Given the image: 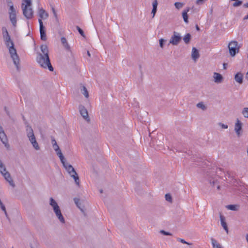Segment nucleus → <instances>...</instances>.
Here are the masks:
<instances>
[{
  "label": "nucleus",
  "mask_w": 248,
  "mask_h": 248,
  "mask_svg": "<svg viewBox=\"0 0 248 248\" xmlns=\"http://www.w3.org/2000/svg\"><path fill=\"white\" fill-rule=\"evenodd\" d=\"M42 53H38L36 57V61L40 66L45 69H48L50 71H53L48 56V49L46 45H42L40 46Z\"/></svg>",
  "instance_id": "1"
},
{
  "label": "nucleus",
  "mask_w": 248,
  "mask_h": 248,
  "mask_svg": "<svg viewBox=\"0 0 248 248\" xmlns=\"http://www.w3.org/2000/svg\"><path fill=\"white\" fill-rule=\"evenodd\" d=\"M4 41L6 46L8 48L9 52L14 64L15 65L17 71L20 70V59L17 54L16 50L14 47L13 42L10 36L3 37Z\"/></svg>",
  "instance_id": "2"
},
{
  "label": "nucleus",
  "mask_w": 248,
  "mask_h": 248,
  "mask_svg": "<svg viewBox=\"0 0 248 248\" xmlns=\"http://www.w3.org/2000/svg\"><path fill=\"white\" fill-rule=\"evenodd\" d=\"M21 8L23 11V14L28 19H31L33 16V11L31 8V0H23Z\"/></svg>",
  "instance_id": "3"
},
{
  "label": "nucleus",
  "mask_w": 248,
  "mask_h": 248,
  "mask_svg": "<svg viewBox=\"0 0 248 248\" xmlns=\"http://www.w3.org/2000/svg\"><path fill=\"white\" fill-rule=\"evenodd\" d=\"M62 164L68 174L74 179L76 184L79 186L80 185V180L78 175L75 169L71 165L69 164L66 161L63 162Z\"/></svg>",
  "instance_id": "4"
},
{
  "label": "nucleus",
  "mask_w": 248,
  "mask_h": 248,
  "mask_svg": "<svg viewBox=\"0 0 248 248\" xmlns=\"http://www.w3.org/2000/svg\"><path fill=\"white\" fill-rule=\"evenodd\" d=\"M49 204L52 207L56 216L60 222L64 224L65 222V219L61 213L60 208L55 200L52 197L50 198Z\"/></svg>",
  "instance_id": "5"
},
{
  "label": "nucleus",
  "mask_w": 248,
  "mask_h": 248,
  "mask_svg": "<svg viewBox=\"0 0 248 248\" xmlns=\"http://www.w3.org/2000/svg\"><path fill=\"white\" fill-rule=\"evenodd\" d=\"M26 133H27V136L28 138L30 141L31 142V144H32V146L34 147V148L36 150H39L40 149V147L39 146V145L36 140L34 134L33 130L31 127V126L29 125H27L26 126Z\"/></svg>",
  "instance_id": "6"
},
{
  "label": "nucleus",
  "mask_w": 248,
  "mask_h": 248,
  "mask_svg": "<svg viewBox=\"0 0 248 248\" xmlns=\"http://www.w3.org/2000/svg\"><path fill=\"white\" fill-rule=\"evenodd\" d=\"M0 172L3 176L4 179L9 183V185L12 187L15 186V184L11 177L10 173L6 170V169L0 160Z\"/></svg>",
  "instance_id": "7"
},
{
  "label": "nucleus",
  "mask_w": 248,
  "mask_h": 248,
  "mask_svg": "<svg viewBox=\"0 0 248 248\" xmlns=\"http://www.w3.org/2000/svg\"><path fill=\"white\" fill-rule=\"evenodd\" d=\"M241 45L238 44L236 41H232L228 44V48L230 55L234 57L239 52Z\"/></svg>",
  "instance_id": "8"
},
{
  "label": "nucleus",
  "mask_w": 248,
  "mask_h": 248,
  "mask_svg": "<svg viewBox=\"0 0 248 248\" xmlns=\"http://www.w3.org/2000/svg\"><path fill=\"white\" fill-rule=\"evenodd\" d=\"M181 40V36L179 33L174 31L173 35L170 37V44L174 46H177L179 44Z\"/></svg>",
  "instance_id": "9"
},
{
  "label": "nucleus",
  "mask_w": 248,
  "mask_h": 248,
  "mask_svg": "<svg viewBox=\"0 0 248 248\" xmlns=\"http://www.w3.org/2000/svg\"><path fill=\"white\" fill-rule=\"evenodd\" d=\"M78 109L80 114L83 119L88 123H90V118L88 114V112L85 107L82 105H80L78 107Z\"/></svg>",
  "instance_id": "10"
},
{
  "label": "nucleus",
  "mask_w": 248,
  "mask_h": 248,
  "mask_svg": "<svg viewBox=\"0 0 248 248\" xmlns=\"http://www.w3.org/2000/svg\"><path fill=\"white\" fill-rule=\"evenodd\" d=\"M38 22L39 23L41 39L43 41H46V36L45 27L44 26L42 20L41 19H39Z\"/></svg>",
  "instance_id": "11"
},
{
  "label": "nucleus",
  "mask_w": 248,
  "mask_h": 248,
  "mask_svg": "<svg viewBox=\"0 0 248 248\" xmlns=\"http://www.w3.org/2000/svg\"><path fill=\"white\" fill-rule=\"evenodd\" d=\"M0 140L5 146L8 143V140L6 135L3 130L2 127L0 125Z\"/></svg>",
  "instance_id": "12"
},
{
  "label": "nucleus",
  "mask_w": 248,
  "mask_h": 248,
  "mask_svg": "<svg viewBox=\"0 0 248 248\" xmlns=\"http://www.w3.org/2000/svg\"><path fill=\"white\" fill-rule=\"evenodd\" d=\"M61 43L64 49L67 51H71V47L69 45L66 39L64 37H62L61 38Z\"/></svg>",
  "instance_id": "13"
},
{
  "label": "nucleus",
  "mask_w": 248,
  "mask_h": 248,
  "mask_svg": "<svg viewBox=\"0 0 248 248\" xmlns=\"http://www.w3.org/2000/svg\"><path fill=\"white\" fill-rule=\"evenodd\" d=\"M191 57L194 61H196L200 57L199 50L194 47H193L192 49Z\"/></svg>",
  "instance_id": "14"
},
{
  "label": "nucleus",
  "mask_w": 248,
  "mask_h": 248,
  "mask_svg": "<svg viewBox=\"0 0 248 248\" xmlns=\"http://www.w3.org/2000/svg\"><path fill=\"white\" fill-rule=\"evenodd\" d=\"M242 125L241 122L237 119V122L235 124L234 130L238 136H239L240 134V131L242 129Z\"/></svg>",
  "instance_id": "15"
},
{
  "label": "nucleus",
  "mask_w": 248,
  "mask_h": 248,
  "mask_svg": "<svg viewBox=\"0 0 248 248\" xmlns=\"http://www.w3.org/2000/svg\"><path fill=\"white\" fill-rule=\"evenodd\" d=\"M215 82L220 83L223 81V77L218 73L215 72L213 76Z\"/></svg>",
  "instance_id": "16"
},
{
  "label": "nucleus",
  "mask_w": 248,
  "mask_h": 248,
  "mask_svg": "<svg viewBox=\"0 0 248 248\" xmlns=\"http://www.w3.org/2000/svg\"><path fill=\"white\" fill-rule=\"evenodd\" d=\"M38 15L41 20L42 19H46L48 16V14L42 8L39 9Z\"/></svg>",
  "instance_id": "17"
},
{
  "label": "nucleus",
  "mask_w": 248,
  "mask_h": 248,
  "mask_svg": "<svg viewBox=\"0 0 248 248\" xmlns=\"http://www.w3.org/2000/svg\"><path fill=\"white\" fill-rule=\"evenodd\" d=\"M190 8L189 7L186 8L182 12V16L184 22L186 23H188V16L187 13L189 11Z\"/></svg>",
  "instance_id": "18"
},
{
  "label": "nucleus",
  "mask_w": 248,
  "mask_h": 248,
  "mask_svg": "<svg viewBox=\"0 0 248 248\" xmlns=\"http://www.w3.org/2000/svg\"><path fill=\"white\" fill-rule=\"evenodd\" d=\"M220 219L221 221V226L223 227L224 229L226 231L227 233H228V228L227 224L225 221V217L221 215H220Z\"/></svg>",
  "instance_id": "19"
},
{
  "label": "nucleus",
  "mask_w": 248,
  "mask_h": 248,
  "mask_svg": "<svg viewBox=\"0 0 248 248\" xmlns=\"http://www.w3.org/2000/svg\"><path fill=\"white\" fill-rule=\"evenodd\" d=\"M243 75L241 73H237L235 74L234 77L235 80L240 84L243 83Z\"/></svg>",
  "instance_id": "20"
},
{
  "label": "nucleus",
  "mask_w": 248,
  "mask_h": 248,
  "mask_svg": "<svg viewBox=\"0 0 248 248\" xmlns=\"http://www.w3.org/2000/svg\"><path fill=\"white\" fill-rule=\"evenodd\" d=\"M10 20L14 27L16 26V14H9Z\"/></svg>",
  "instance_id": "21"
},
{
  "label": "nucleus",
  "mask_w": 248,
  "mask_h": 248,
  "mask_svg": "<svg viewBox=\"0 0 248 248\" xmlns=\"http://www.w3.org/2000/svg\"><path fill=\"white\" fill-rule=\"evenodd\" d=\"M211 240L213 248H223L215 239L212 238Z\"/></svg>",
  "instance_id": "22"
},
{
  "label": "nucleus",
  "mask_w": 248,
  "mask_h": 248,
  "mask_svg": "<svg viewBox=\"0 0 248 248\" xmlns=\"http://www.w3.org/2000/svg\"><path fill=\"white\" fill-rule=\"evenodd\" d=\"M55 151L56 152L57 155L59 157L62 163L63 162H65V160L64 157L63 155H62V154L60 149L58 150H56Z\"/></svg>",
  "instance_id": "23"
},
{
  "label": "nucleus",
  "mask_w": 248,
  "mask_h": 248,
  "mask_svg": "<svg viewBox=\"0 0 248 248\" xmlns=\"http://www.w3.org/2000/svg\"><path fill=\"white\" fill-rule=\"evenodd\" d=\"M80 91L86 98L89 97V93L85 86H82L81 87Z\"/></svg>",
  "instance_id": "24"
},
{
  "label": "nucleus",
  "mask_w": 248,
  "mask_h": 248,
  "mask_svg": "<svg viewBox=\"0 0 248 248\" xmlns=\"http://www.w3.org/2000/svg\"><path fill=\"white\" fill-rule=\"evenodd\" d=\"M226 208L232 211H238L239 209V206L235 204H230L227 205Z\"/></svg>",
  "instance_id": "25"
},
{
  "label": "nucleus",
  "mask_w": 248,
  "mask_h": 248,
  "mask_svg": "<svg viewBox=\"0 0 248 248\" xmlns=\"http://www.w3.org/2000/svg\"><path fill=\"white\" fill-rule=\"evenodd\" d=\"M209 183L212 186H217V188L218 190L220 189V186L218 185V183L217 180H215L214 179L212 180V179H210L209 180Z\"/></svg>",
  "instance_id": "26"
},
{
  "label": "nucleus",
  "mask_w": 248,
  "mask_h": 248,
  "mask_svg": "<svg viewBox=\"0 0 248 248\" xmlns=\"http://www.w3.org/2000/svg\"><path fill=\"white\" fill-rule=\"evenodd\" d=\"M196 107L199 108H201L202 110L204 111L207 109V107L204 104V103L203 102H200L196 104Z\"/></svg>",
  "instance_id": "27"
},
{
  "label": "nucleus",
  "mask_w": 248,
  "mask_h": 248,
  "mask_svg": "<svg viewBox=\"0 0 248 248\" xmlns=\"http://www.w3.org/2000/svg\"><path fill=\"white\" fill-rule=\"evenodd\" d=\"M191 38V35L189 33H187L183 38V40L186 44H187L189 43Z\"/></svg>",
  "instance_id": "28"
},
{
  "label": "nucleus",
  "mask_w": 248,
  "mask_h": 248,
  "mask_svg": "<svg viewBox=\"0 0 248 248\" xmlns=\"http://www.w3.org/2000/svg\"><path fill=\"white\" fill-rule=\"evenodd\" d=\"M242 114L246 118H248V108H244L242 111Z\"/></svg>",
  "instance_id": "29"
},
{
  "label": "nucleus",
  "mask_w": 248,
  "mask_h": 248,
  "mask_svg": "<svg viewBox=\"0 0 248 248\" xmlns=\"http://www.w3.org/2000/svg\"><path fill=\"white\" fill-rule=\"evenodd\" d=\"M2 32L3 37L10 36L9 34V33L5 27H2Z\"/></svg>",
  "instance_id": "30"
},
{
  "label": "nucleus",
  "mask_w": 248,
  "mask_h": 248,
  "mask_svg": "<svg viewBox=\"0 0 248 248\" xmlns=\"http://www.w3.org/2000/svg\"><path fill=\"white\" fill-rule=\"evenodd\" d=\"M184 4L183 3L180 2H176L174 3L175 7L177 9H181L184 6Z\"/></svg>",
  "instance_id": "31"
},
{
  "label": "nucleus",
  "mask_w": 248,
  "mask_h": 248,
  "mask_svg": "<svg viewBox=\"0 0 248 248\" xmlns=\"http://www.w3.org/2000/svg\"><path fill=\"white\" fill-rule=\"evenodd\" d=\"M16 14V10L14 5H11L9 9V14Z\"/></svg>",
  "instance_id": "32"
},
{
  "label": "nucleus",
  "mask_w": 248,
  "mask_h": 248,
  "mask_svg": "<svg viewBox=\"0 0 248 248\" xmlns=\"http://www.w3.org/2000/svg\"><path fill=\"white\" fill-rule=\"evenodd\" d=\"M74 201L75 203V204L77 205V206L82 211V209L80 208V200L78 198H75L74 199Z\"/></svg>",
  "instance_id": "33"
},
{
  "label": "nucleus",
  "mask_w": 248,
  "mask_h": 248,
  "mask_svg": "<svg viewBox=\"0 0 248 248\" xmlns=\"http://www.w3.org/2000/svg\"><path fill=\"white\" fill-rule=\"evenodd\" d=\"M76 28H77V29L78 30V31L80 33V34L83 37H85V35L83 30L80 28H79L78 26H77Z\"/></svg>",
  "instance_id": "34"
},
{
  "label": "nucleus",
  "mask_w": 248,
  "mask_h": 248,
  "mask_svg": "<svg viewBox=\"0 0 248 248\" xmlns=\"http://www.w3.org/2000/svg\"><path fill=\"white\" fill-rule=\"evenodd\" d=\"M165 199L167 201L172 202V197L170 194H166L165 195Z\"/></svg>",
  "instance_id": "35"
},
{
  "label": "nucleus",
  "mask_w": 248,
  "mask_h": 248,
  "mask_svg": "<svg viewBox=\"0 0 248 248\" xmlns=\"http://www.w3.org/2000/svg\"><path fill=\"white\" fill-rule=\"evenodd\" d=\"M0 208H1V210L4 212L5 215L7 216V212H6L5 207L3 205V204L2 202H0Z\"/></svg>",
  "instance_id": "36"
},
{
  "label": "nucleus",
  "mask_w": 248,
  "mask_h": 248,
  "mask_svg": "<svg viewBox=\"0 0 248 248\" xmlns=\"http://www.w3.org/2000/svg\"><path fill=\"white\" fill-rule=\"evenodd\" d=\"M242 3V1L241 0H236L235 2L233 3V6L234 7H237L241 5Z\"/></svg>",
  "instance_id": "37"
},
{
  "label": "nucleus",
  "mask_w": 248,
  "mask_h": 248,
  "mask_svg": "<svg viewBox=\"0 0 248 248\" xmlns=\"http://www.w3.org/2000/svg\"><path fill=\"white\" fill-rule=\"evenodd\" d=\"M166 40H165L164 39L161 38L159 39V46L160 47L163 48L164 46V43L165 42Z\"/></svg>",
  "instance_id": "38"
},
{
  "label": "nucleus",
  "mask_w": 248,
  "mask_h": 248,
  "mask_svg": "<svg viewBox=\"0 0 248 248\" xmlns=\"http://www.w3.org/2000/svg\"><path fill=\"white\" fill-rule=\"evenodd\" d=\"M160 232L165 235H171V233L169 232H166L164 230H161Z\"/></svg>",
  "instance_id": "39"
},
{
  "label": "nucleus",
  "mask_w": 248,
  "mask_h": 248,
  "mask_svg": "<svg viewBox=\"0 0 248 248\" xmlns=\"http://www.w3.org/2000/svg\"><path fill=\"white\" fill-rule=\"evenodd\" d=\"M153 8L157 9L158 2L157 0H154V1L153 2Z\"/></svg>",
  "instance_id": "40"
},
{
  "label": "nucleus",
  "mask_w": 248,
  "mask_h": 248,
  "mask_svg": "<svg viewBox=\"0 0 248 248\" xmlns=\"http://www.w3.org/2000/svg\"><path fill=\"white\" fill-rule=\"evenodd\" d=\"M218 125H220L221 128H223V129H227L228 128V125H226V124H222L221 123H219L218 124Z\"/></svg>",
  "instance_id": "41"
},
{
  "label": "nucleus",
  "mask_w": 248,
  "mask_h": 248,
  "mask_svg": "<svg viewBox=\"0 0 248 248\" xmlns=\"http://www.w3.org/2000/svg\"><path fill=\"white\" fill-rule=\"evenodd\" d=\"M156 11H157V9H155V8H153L152 10V14L153 15V16H152V17H154L156 13Z\"/></svg>",
  "instance_id": "42"
},
{
  "label": "nucleus",
  "mask_w": 248,
  "mask_h": 248,
  "mask_svg": "<svg viewBox=\"0 0 248 248\" xmlns=\"http://www.w3.org/2000/svg\"><path fill=\"white\" fill-rule=\"evenodd\" d=\"M178 240V241H179L180 242H181V243H182L183 244H187V245H190L189 243H188V242H186L185 240H184L183 239L179 238Z\"/></svg>",
  "instance_id": "43"
},
{
  "label": "nucleus",
  "mask_w": 248,
  "mask_h": 248,
  "mask_svg": "<svg viewBox=\"0 0 248 248\" xmlns=\"http://www.w3.org/2000/svg\"><path fill=\"white\" fill-rule=\"evenodd\" d=\"M6 2H7V5L9 7V8L10 7V6L11 5H14L13 4V2L12 1V0H6Z\"/></svg>",
  "instance_id": "44"
},
{
  "label": "nucleus",
  "mask_w": 248,
  "mask_h": 248,
  "mask_svg": "<svg viewBox=\"0 0 248 248\" xmlns=\"http://www.w3.org/2000/svg\"><path fill=\"white\" fill-rule=\"evenodd\" d=\"M4 110L7 114V115L9 116V117H10V112L8 110V109L6 107H4Z\"/></svg>",
  "instance_id": "45"
},
{
  "label": "nucleus",
  "mask_w": 248,
  "mask_h": 248,
  "mask_svg": "<svg viewBox=\"0 0 248 248\" xmlns=\"http://www.w3.org/2000/svg\"><path fill=\"white\" fill-rule=\"evenodd\" d=\"M53 147L54 149L55 150V151L60 149V148L57 144L53 145Z\"/></svg>",
  "instance_id": "46"
},
{
  "label": "nucleus",
  "mask_w": 248,
  "mask_h": 248,
  "mask_svg": "<svg viewBox=\"0 0 248 248\" xmlns=\"http://www.w3.org/2000/svg\"><path fill=\"white\" fill-rule=\"evenodd\" d=\"M52 11H53V14H54V16H55V17H56V19H58V18H57V14H56V12L55 10V9L53 7L52 8Z\"/></svg>",
  "instance_id": "47"
},
{
  "label": "nucleus",
  "mask_w": 248,
  "mask_h": 248,
  "mask_svg": "<svg viewBox=\"0 0 248 248\" xmlns=\"http://www.w3.org/2000/svg\"><path fill=\"white\" fill-rule=\"evenodd\" d=\"M22 119L23 121L24 122V124H25V125L26 126L27 125H29L24 115H22Z\"/></svg>",
  "instance_id": "48"
},
{
  "label": "nucleus",
  "mask_w": 248,
  "mask_h": 248,
  "mask_svg": "<svg viewBox=\"0 0 248 248\" xmlns=\"http://www.w3.org/2000/svg\"><path fill=\"white\" fill-rule=\"evenodd\" d=\"M51 142H52V145L57 144L56 140L54 138L52 139Z\"/></svg>",
  "instance_id": "49"
},
{
  "label": "nucleus",
  "mask_w": 248,
  "mask_h": 248,
  "mask_svg": "<svg viewBox=\"0 0 248 248\" xmlns=\"http://www.w3.org/2000/svg\"><path fill=\"white\" fill-rule=\"evenodd\" d=\"M244 6L245 7H248V2L244 4Z\"/></svg>",
  "instance_id": "50"
},
{
  "label": "nucleus",
  "mask_w": 248,
  "mask_h": 248,
  "mask_svg": "<svg viewBox=\"0 0 248 248\" xmlns=\"http://www.w3.org/2000/svg\"><path fill=\"white\" fill-rule=\"evenodd\" d=\"M244 20L248 19V14L246 16H245L244 17Z\"/></svg>",
  "instance_id": "51"
},
{
  "label": "nucleus",
  "mask_w": 248,
  "mask_h": 248,
  "mask_svg": "<svg viewBox=\"0 0 248 248\" xmlns=\"http://www.w3.org/2000/svg\"><path fill=\"white\" fill-rule=\"evenodd\" d=\"M246 240L248 243V234H247L246 236Z\"/></svg>",
  "instance_id": "52"
},
{
  "label": "nucleus",
  "mask_w": 248,
  "mask_h": 248,
  "mask_svg": "<svg viewBox=\"0 0 248 248\" xmlns=\"http://www.w3.org/2000/svg\"><path fill=\"white\" fill-rule=\"evenodd\" d=\"M246 78L248 80V72L246 74Z\"/></svg>",
  "instance_id": "53"
},
{
  "label": "nucleus",
  "mask_w": 248,
  "mask_h": 248,
  "mask_svg": "<svg viewBox=\"0 0 248 248\" xmlns=\"http://www.w3.org/2000/svg\"><path fill=\"white\" fill-rule=\"evenodd\" d=\"M196 30L197 31H199L200 30V28L199 27V26L198 25H196Z\"/></svg>",
  "instance_id": "54"
},
{
  "label": "nucleus",
  "mask_w": 248,
  "mask_h": 248,
  "mask_svg": "<svg viewBox=\"0 0 248 248\" xmlns=\"http://www.w3.org/2000/svg\"><path fill=\"white\" fill-rule=\"evenodd\" d=\"M87 55L89 57L91 56V54H90V52L89 51H87Z\"/></svg>",
  "instance_id": "55"
},
{
  "label": "nucleus",
  "mask_w": 248,
  "mask_h": 248,
  "mask_svg": "<svg viewBox=\"0 0 248 248\" xmlns=\"http://www.w3.org/2000/svg\"><path fill=\"white\" fill-rule=\"evenodd\" d=\"M226 64H225V63L223 64V67H224V69H226Z\"/></svg>",
  "instance_id": "56"
},
{
  "label": "nucleus",
  "mask_w": 248,
  "mask_h": 248,
  "mask_svg": "<svg viewBox=\"0 0 248 248\" xmlns=\"http://www.w3.org/2000/svg\"><path fill=\"white\" fill-rule=\"evenodd\" d=\"M100 193H102V192H103V190H102V189H101V190H100Z\"/></svg>",
  "instance_id": "57"
},
{
  "label": "nucleus",
  "mask_w": 248,
  "mask_h": 248,
  "mask_svg": "<svg viewBox=\"0 0 248 248\" xmlns=\"http://www.w3.org/2000/svg\"><path fill=\"white\" fill-rule=\"evenodd\" d=\"M232 1H236L237 0H232Z\"/></svg>",
  "instance_id": "58"
},
{
  "label": "nucleus",
  "mask_w": 248,
  "mask_h": 248,
  "mask_svg": "<svg viewBox=\"0 0 248 248\" xmlns=\"http://www.w3.org/2000/svg\"><path fill=\"white\" fill-rule=\"evenodd\" d=\"M12 248H14L13 247Z\"/></svg>",
  "instance_id": "59"
}]
</instances>
